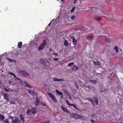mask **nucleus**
Segmentation results:
<instances>
[{"mask_svg":"<svg viewBox=\"0 0 123 123\" xmlns=\"http://www.w3.org/2000/svg\"><path fill=\"white\" fill-rule=\"evenodd\" d=\"M55 21L54 20V19H53L51 21L49 24H48V26L46 28V30H48V29H49L50 27L52 29L54 27H55Z\"/></svg>","mask_w":123,"mask_h":123,"instance_id":"nucleus-1","label":"nucleus"},{"mask_svg":"<svg viewBox=\"0 0 123 123\" xmlns=\"http://www.w3.org/2000/svg\"><path fill=\"white\" fill-rule=\"evenodd\" d=\"M46 39H44L43 41V43H41L38 48V50H42L45 48L46 45Z\"/></svg>","mask_w":123,"mask_h":123,"instance_id":"nucleus-2","label":"nucleus"},{"mask_svg":"<svg viewBox=\"0 0 123 123\" xmlns=\"http://www.w3.org/2000/svg\"><path fill=\"white\" fill-rule=\"evenodd\" d=\"M20 74H21L23 76L26 77L29 75V74L25 70H22L19 72Z\"/></svg>","mask_w":123,"mask_h":123,"instance_id":"nucleus-3","label":"nucleus"},{"mask_svg":"<svg viewBox=\"0 0 123 123\" xmlns=\"http://www.w3.org/2000/svg\"><path fill=\"white\" fill-rule=\"evenodd\" d=\"M47 93L49 96L52 100L55 102L56 103L57 102V99L53 94L49 92H47Z\"/></svg>","mask_w":123,"mask_h":123,"instance_id":"nucleus-4","label":"nucleus"},{"mask_svg":"<svg viewBox=\"0 0 123 123\" xmlns=\"http://www.w3.org/2000/svg\"><path fill=\"white\" fill-rule=\"evenodd\" d=\"M36 101L35 102V104L36 106L38 105L40 102V99L37 96L35 98Z\"/></svg>","mask_w":123,"mask_h":123,"instance_id":"nucleus-5","label":"nucleus"},{"mask_svg":"<svg viewBox=\"0 0 123 123\" xmlns=\"http://www.w3.org/2000/svg\"><path fill=\"white\" fill-rule=\"evenodd\" d=\"M3 95H4V98L5 99H6L7 100L6 102L8 101V100L9 99V95L7 93H4L3 94Z\"/></svg>","mask_w":123,"mask_h":123,"instance_id":"nucleus-6","label":"nucleus"},{"mask_svg":"<svg viewBox=\"0 0 123 123\" xmlns=\"http://www.w3.org/2000/svg\"><path fill=\"white\" fill-rule=\"evenodd\" d=\"M22 84H23L25 86H27L29 87H32L30 86L27 82L26 81H24L22 82H22L21 83Z\"/></svg>","mask_w":123,"mask_h":123,"instance_id":"nucleus-7","label":"nucleus"},{"mask_svg":"<svg viewBox=\"0 0 123 123\" xmlns=\"http://www.w3.org/2000/svg\"><path fill=\"white\" fill-rule=\"evenodd\" d=\"M31 115H32V113L33 114H35L36 112V108H32L31 110Z\"/></svg>","mask_w":123,"mask_h":123,"instance_id":"nucleus-8","label":"nucleus"},{"mask_svg":"<svg viewBox=\"0 0 123 123\" xmlns=\"http://www.w3.org/2000/svg\"><path fill=\"white\" fill-rule=\"evenodd\" d=\"M71 38L73 40V44L74 45H76L77 43V41L75 38L74 37L72 36L71 37Z\"/></svg>","mask_w":123,"mask_h":123,"instance_id":"nucleus-9","label":"nucleus"},{"mask_svg":"<svg viewBox=\"0 0 123 123\" xmlns=\"http://www.w3.org/2000/svg\"><path fill=\"white\" fill-rule=\"evenodd\" d=\"M93 63L94 65L96 66L100 65L101 64V63L99 61H97L96 62L94 61Z\"/></svg>","mask_w":123,"mask_h":123,"instance_id":"nucleus-10","label":"nucleus"},{"mask_svg":"<svg viewBox=\"0 0 123 123\" xmlns=\"http://www.w3.org/2000/svg\"><path fill=\"white\" fill-rule=\"evenodd\" d=\"M94 37V35H92L86 37V38L87 39L90 40L93 39Z\"/></svg>","mask_w":123,"mask_h":123,"instance_id":"nucleus-11","label":"nucleus"},{"mask_svg":"<svg viewBox=\"0 0 123 123\" xmlns=\"http://www.w3.org/2000/svg\"><path fill=\"white\" fill-rule=\"evenodd\" d=\"M53 80L54 81H64L63 79H59L55 78H53Z\"/></svg>","mask_w":123,"mask_h":123,"instance_id":"nucleus-12","label":"nucleus"},{"mask_svg":"<svg viewBox=\"0 0 123 123\" xmlns=\"http://www.w3.org/2000/svg\"><path fill=\"white\" fill-rule=\"evenodd\" d=\"M71 68L72 70L74 71H75L77 70V67L74 65L72 66Z\"/></svg>","mask_w":123,"mask_h":123,"instance_id":"nucleus-13","label":"nucleus"},{"mask_svg":"<svg viewBox=\"0 0 123 123\" xmlns=\"http://www.w3.org/2000/svg\"><path fill=\"white\" fill-rule=\"evenodd\" d=\"M22 42H19L18 43V48L21 49L22 46Z\"/></svg>","mask_w":123,"mask_h":123,"instance_id":"nucleus-14","label":"nucleus"},{"mask_svg":"<svg viewBox=\"0 0 123 123\" xmlns=\"http://www.w3.org/2000/svg\"><path fill=\"white\" fill-rule=\"evenodd\" d=\"M89 81L91 82L92 83L94 84H96L97 82V80H89Z\"/></svg>","mask_w":123,"mask_h":123,"instance_id":"nucleus-15","label":"nucleus"},{"mask_svg":"<svg viewBox=\"0 0 123 123\" xmlns=\"http://www.w3.org/2000/svg\"><path fill=\"white\" fill-rule=\"evenodd\" d=\"M18 118L17 117H15L12 120V122L13 123H16L18 120Z\"/></svg>","mask_w":123,"mask_h":123,"instance_id":"nucleus-16","label":"nucleus"},{"mask_svg":"<svg viewBox=\"0 0 123 123\" xmlns=\"http://www.w3.org/2000/svg\"><path fill=\"white\" fill-rule=\"evenodd\" d=\"M27 91L30 94H32L33 95L37 94V93L36 92H34L32 91H31L29 90H28Z\"/></svg>","mask_w":123,"mask_h":123,"instance_id":"nucleus-17","label":"nucleus"},{"mask_svg":"<svg viewBox=\"0 0 123 123\" xmlns=\"http://www.w3.org/2000/svg\"><path fill=\"white\" fill-rule=\"evenodd\" d=\"M5 118V117L4 115L0 114V120H3Z\"/></svg>","mask_w":123,"mask_h":123,"instance_id":"nucleus-18","label":"nucleus"},{"mask_svg":"<svg viewBox=\"0 0 123 123\" xmlns=\"http://www.w3.org/2000/svg\"><path fill=\"white\" fill-rule=\"evenodd\" d=\"M94 98L95 101L97 105L98 104V100L97 98L96 97H94Z\"/></svg>","mask_w":123,"mask_h":123,"instance_id":"nucleus-19","label":"nucleus"},{"mask_svg":"<svg viewBox=\"0 0 123 123\" xmlns=\"http://www.w3.org/2000/svg\"><path fill=\"white\" fill-rule=\"evenodd\" d=\"M62 108L63 111L64 112H68V111L67 109L66 108L63 107L62 106Z\"/></svg>","mask_w":123,"mask_h":123,"instance_id":"nucleus-20","label":"nucleus"},{"mask_svg":"<svg viewBox=\"0 0 123 123\" xmlns=\"http://www.w3.org/2000/svg\"><path fill=\"white\" fill-rule=\"evenodd\" d=\"M20 119L22 120V121H23V122L24 123L25 122V120L24 118V116L22 114H21L20 115Z\"/></svg>","mask_w":123,"mask_h":123,"instance_id":"nucleus-21","label":"nucleus"},{"mask_svg":"<svg viewBox=\"0 0 123 123\" xmlns=\"http://www.w3.org/2000/svg\"><path fill=\"white\" fill-rule=\"evenodd\" d=\"M102 18L100 17H95L94 18V19L96 20L100 21L101 19Z\"/></svg>","mask_w":123,"mask_h":123,"instance_id":"nucleus-22","label":"nucleus"},{"mask_svg":"<svg viewBox=\"0 0 123 123\" xmlns=\"http://www.w3.org/2000/svg\"><path fill=\"white\" fill-rule=\"evenodd\" d=\"M71 117H72L76 118L77 117V114L75 113H73L71 115Z\"/></svg>","mask_w":123,"mask_h":123,"instance_id":"nucleus-23","label":"nucleus"},{"mask_svg":"<svg viewBox=\"0 0 123 123\" xmlns=\"http://www.w3.org/2000/svg\"><path fill=\"white\" fill-rule=\"evenodd\" d=\"M105 39L107 43H109L111 41V40L108 38L105 37Z\"/></svg>","mask_w":123,"mask_h":123,"instance_id":"nucleus-24","label":"nucleus"},{"mask_svg":"<svg viewBox=\"0 0 123 123\" xmlns=\"http://www.w3.org/2000/svg\"><path fill=\"white\" fill-rule=\"evenodd\" d=\"M40 62L43 65L45 64V62L43 58L41 59L40 60Z\"/></svg>","mask_w":123,"mask_h":123,"instance_id":"nucleus-25","label":"nucleus"},{"mask_svg":"<svg viewBox=\"0 0 123 123\" xmlns=\"http://www.w3.org/2000/svg\"><path fill=\"white\" fill-rule=\"evenodd\" d=\"M3 120V122L4 123H10L8 119H5Z\"/></svg>","mask_w":123,"mask_h":123,"instance_id":"nucleus-26","label":"nucleus"},{"mask_svg":"<svg viewBox=\"0 0 123 123\" xmlns=\"http://www.w3.org/2000/svg\"><path fill=\"white\" fill-rule=\"evenodd\" d=\"M65 94L67 95H68L70 94L66 90H65L64 92Z\"/></svg>","mask_w":123,"mask_h":123,"instance_id":"nucleus-27","label":"nucleus"},{"mask_svg":"<svg viewBox=\"0 0 123 123\" xmlns=\"http://www.w3.org/2000/svg\"><path fill=\"white\" fill-rule=\"evenodd\" d=\"M56 92L57 94H58L59 95H61V94H62L63 93L62 92H60L59 91L57 90H56Z\"/></svg>","mask_w":123,"mask_h":123,"instance_id":"nucleus-28","label":"nucleus"},{"mask_svg":"<svg viewBox=\"0 0 123 123\" xmlns=\"http://www.w3.org/2000/svg\"><path fill=\"white\" fill-rule=\"evenodd\" d=\"M114 49L116 51V52H118V48L117 46H116L114 47Z\"/></svg>","mask_w":123,"mask_h":123,"instance_id":"nucleus-29","label":"nucleus"},{"mask_svg":"<svg viewBox=\"0 0 123 123\" xmlns=\"http://www.w3.org/2000/svg\"><path fill=\"white\" fill-rule=\"evenodd\" d=\"M64 44L65 46H68V42L67 40H65V41L64 42Z\"/></svg>","mask_w":123,"mask_h":123,"instance_id":"nucleus-30","label":"nucleus"},{"mask_svg":"<svg viewBox=\"0 0 123 123\" xmlns=\"http://www.w3.org/2000/svg\"><path fill=\"white\" fill-rule=\"evenodd\" d=\"M66 102L68 104V105L70 106H72L73 105V104H70L69 103V101L68 100H67L66 101Z\"/></svg>","mask_w":123,"mask_h":123,"instance_id":"nucleus-31","label":"nucleus"},{"mask_svg":"<svg viewBox=\"0 0 123 123\" xmlns=\"http://www.w3.org/2000/svg\"><path fill=\"white\" fill-rule=\"evenodd\" d=\"M8 60L9 61V62H15V61L14 60L11 59L9 58H8Z\"/></svg>","mask_w":123,"mask_h":123,"instance_id":"nucleus-32","label":"nucleus"},{"mask_svg":"<svg viewBox=\"0 0 123 123\" xmlns=\"http://www.w3.org/2000/svg\"><path fill=\"white\" fill-rule=\"evenodd\" d=\"M74 64V63L73 62L70 63L68 64V66L69 67H70L73 65Z\"/></svg>","mask_w":123,"mask_h":123,"instance_id":"nucleus-33","label":"nucleus"},{"mask_svg":"<svg viewBox=\"0 0 123 123\" xmlns=\"http://www.w3.org/2000/svg\"><path fill=\"white\" fill-rule=\"evenodd\" d=\"M75 6H74L73 8H72L71 10V12H73L75 9Z\"/></svg>","mask_w":123,"mask_h":123,"instance_id":"nucleus-34","label":"nucleus"},{"mask_svg":"<svg viewBox=\"0 0 123 123\" xmlns=\"http://www.w3.org/2000/svg\"><path fill=\"white\" fill-rule=\"evenodd\" d=\"M118 23L120 24L123 25V20H119Z\"/></svg>","mask_w":123,"mask_h":123,"instance_id":"nucleus-35","label":"nucleus"},{"mask_svg":"<svg viewBox=\"0 0 123 123\" xmlns=\"http://www.w3.org/2000/svg\"><path fill=\"white\" fill-rule=\"evenodd\" d=\"M31 112V110H30L29 109H28L27 111V113L28 114H31L30 112Z\"/></svg>","mask_w":123,"mask_h":123,"instance_id":"nucleus-36","label":"nucleus"},{"mask_svg":"<svg viewBox=\"0 0 123 123\" xmlns=\"http://www.w3.org/2000/svg\"><path fill=\"white\" fill-rule=\"evenodd\" d=\"M4 89L5 91H6V92H8L9 91V90L8 89H7L5 87L4 88Z\"/></svg>","mask_w":123,"mask_h":123,"instance_id":"nucleus-37","label":"nucleus"},{"mask_svg":"<svg viewBox=\"0 0 123 123\" xmlns=\"http://www.w3.org/2000/svg\"><path fill=\"white\" fill-rule=\"evenodd\" d=\"M82 117L81 115L77 114V118H80Z\"/></svg>","mask_w":123,"mask_h":123,"instance_id":"nucleus-38","label":"nucleus"},{"mask_svg":"<svg viewBox=\"0 0 123 123\" xmlns=\"http://www.w3.org/2000/svg\"><path fill=\"white\" fill-rule=\"evenodd\" d=\"M75 18V16L74 15L72 16L71 17V18L72 20H74Z\"/></svg>","mask_w":123,"mask_h":123,"instance_id":"nucleus-39","label":"nucleus"},{"mask_svg":"<svg viewBox=\"0 0 123 123\" xmlns=\"http://www.w3.org/2000/svg\"><path fill=\"white\" fill-rule=\"evenodd\" d=\"M92 101H91V102L92 104V105L94 106L95 105H94V101L92 99Z\"/></svg>","mask_w":123,"mask_h":123,"instance_id":"nucleus-40","label":"nucleus"},{"mask_svg":"<svg viewBox=\"0 0 123 123\" xmlns=\"http://www.w3.org/2000/svg\"><path fill=\"white\" fill-rule=\"evenodd\" d=\"M50 122V120H48L47 121H46L44 122V123H49Z\"/></svg>","mask_w":123,"mask_h":123,"instance_id":"nucleus-41","label":"nucleus"},{"mask_svg":"<svg viewBox=\"0 0 123 123\" xmlns=\"http://www.w3.org/2000/svg\"><path fill=\"white\" fill-rule=\"evenodd\" d=\"M41 105L43 106H46V104L45 103H43V102H41Z\"/></svg>","mask_w":123,"mask_h":123,"instance_id":"nucleus-42","label":"nucleus"},{"mask_svg":"<svg viewBox=\"0 0 123 123\" xmlns=\"http://www.w3.org/2000/svg\"><path fill=\"white\" fill-rule=\"evenodd\" d=\"M9 117L10 118H11V120H13V118H14V117L12 116L11 115Z\"/></svg>","mask_w":123,"mask_h":123,"instance_id":"nucleus-43","label":"nucleus"},{"mask_svg":"<svg viewBox=\"0 0 123 123\" xmlns=\"http://www.w3.org/2000/svg\"><path fill=\"white\" fill-rule=\"evenodd\" d=\"M15 78L16 79L18 80H19L20 81V83H21L22 82V81L20 79H19V78H17V77H16V78Z\"/></svg>","mask_w":123,"mask_h":123,"instance_id":"nucleus-44","label":"nucleus"},{"mask_svg":"<svg viewBox=\"0 0 123 123\" xmlns=\"http://www.w3.org/2000/svg\"><path fill=\"white\" fill-rule=\"evenodd\" d=\"M68 97H69V99L71 100L72 99L71 96H70V94H69V95H68Z\"/></svg>","mask_w":123,"mask_h":123,"instance_id":"nucleus-45","label":"nucleus"},{"mask_svg":"<svg viewBox=\"0 0 123 123\" xmlns=\"http://www.w3.org/2000/svg\"><path fill=\"white\" fill-rule=\"evenodd\" d=\"M52 54L53 55H56V56H58V54L57 53H52Z\"/></svg>","mask_w":123,"mask_h":123,"instance_id":"nucleus-46","label":"nucleus"},{"mask_svg":"<svg viewBox=\"0 0 123 123\" xmlns=\"http://www.w3.org/2000/svg\"><path fill=\"white\" fill-rule=\"evenodd\" d=\"M87 87L89 89H91L92 88V87H91L89 85H87Z\"/></svg>","mask_w":123,"mask_h":123,"instance_id":"nucleus-47","label":"nucleus"},{"mask_svg":"<svg viewBox=\"0 0 123 123\" xmlns=\"http://www.w3.org/2000/svg\"><path fill=\"white\" fill-rule=\"evenodd\" d=\"M12 83V81H10L9 82V83L10 85H11V84Z\"/></svg>","mask_w":123,"mask_h":123,"instance_id":"nucleus-48","label":"nucleus"},{"mask_svg":"<svg viewBox=\"0 0 123 123\" xmlns=\"http://www.w3.org/2000/svg\"><path fill=\"white\" fill-rule=\"evenodd\" d=\"M9 74H10V75H13V73H11V72H9L8 73Z\"/></svg>","mask_w":123,"mask_h":123,"instance_id":"nucleus-49","label":"nucleus"},{"mask_svg":"<svg viewBox=\"0 0 123 123\" xmlns=\"http://www.w3.org/2000/svg\"><path fill=\"white\" fill-rule=\"evenodd\" d=\"M20 122H21V121L19 120H18L16 122L17 123H20Z\"/></svg>","mask_w":123,"mask_h":123,"instance_id":"nucleus-50","label":"nucleus"},{"mask_svg":"<svg viewBox=\"0 0 123 123\" xmlns=\"http://www.w3.org/2000/svg\"><path fill=\"white\" fill-rule=\"evenodd\" d=\"M8 10V9L7 8V7H6L5 9V12H7Z\"/></svg>","mask_w":123,"mask_h":123,"instance_id":"nucleus-51","label":"nucleus"},{"mask_svg":"<svg viewBox=\"0 0 123 123\" xmlns=\"http://www.w3.org/2000/svg\"><path fill=\"white\" fill-rule=\"evenodd\" d=\"M95 115L96 116V117H97V116L96 115ZM92 117H94L95 116V114H92Z\"/></svg>","mask_w":123,"mask_h":123,"instance_id":"nucleus-52","label":"nucleus"},{"mask_svg":"<svg viewBox=\"0 0 123 123\" xmlns=\"http://www.w3.org/2000/svg\"><path fill=\"white\" fill-rule=\"evenodd\" d=\"M54 60H59V59L58 58H54Z\"/></svg>","mask_w":123,"mask_h":123,"instance_id":"nucleus-53","label":"nucleus"},{"mask_svg":"<svg viewBox=\"0 0 123 123\" xmlns=\"http://www.w3.org/2000/svg\"><path fill=\"white\" fill-rule=\"evenodd\" d=\"M91 121L92 123H94V121L93 120V119L91 120Z\"/></svg>","mask_w":123,"mask_h":123,"instance_id":"nucleus-54","label":"nucleus"},{"mask_svg":"<svg viewBox=\"0 0 123 123\" xmlns=\"http://www.w3.org/2000/svg\"><path fill=\"white\" fill-rule=\"evenodd\" d=\"M61 98H63V94H61Z\"/></svg>","mask_w":123,"mask_h":123,"instance_id":"nucleus-55","label":"nucleus"},{"mask_svg":"<svg viewBox=\"0 0 123 123\" xmlns=\"http://www.w3.org/2000/svg\"><path fill=\"white\" fill-rule=\"evenodd\" d=\"M49 50L50 52H52L53 51V49H49Z\"/></svg>","mask_w":123,"mask_h":123,"instance_id":"nucleus-56","label":"nucleus"},{"mask_svg":"<svg viewBox=\"0 0 123 123\" xmlns=\"http://www.w3.org/2000/svg\"><path fill=\"white\" fill-rule=\"evenodd\" d=\"M77 2V0H74V3H76Z\"/></svg>","mask_w":123,"mask_h":123,"instance_id":"nucleus-57","label":"nucleus"},{"mask_svg":"<svg viewBox=\"0 0 123 123\" xmlns=\"http://www.w3.org/2000/svg\"><path fill=\"white\" fill-rule=\"evenodd\" d=\"M13 75H12L14 77V78H16V76L14 74H13Z\"/></svg>","mask_w":123,"mask_h":123,"instance_id":"nucleus-58","label":"nucleus"},{"mask_svg":"<svg viewBox=\"0 0 123 123\" xmlns=\"http://www.w3.org/2000/svg\"><path fill=\"white\" fill-rule=\"evenodd\" d=\"M73 105H72V106H73L74 107H75V108H76L77 109V107L75 106V105H74L73 104Z\"/></svg>","mask_w":123,"mask_h":123,"instance_id":"nucleus-59","label":"nucleus"},{"mask_svg":"<svg viewBox=\"0 0 123 123\" xmlns=\"http://www.w3.org/2000/svg\"><path fill=\"white\" fill-rule=\"evenodd\" d=\"M108 90L107 89H105L104 90V91H107Z\"/></svg>","mask_w":123,"mask_h":123,"instance_id":"nucleus-60","label":"nucleus"},{"mask_svg":"<svg viewBox=\"0 0 123 123\" xmlns=\"http://www.w3.org/2000/svg\"><path fill=\"white\" fill-rule=\"evenodd\" d=\"M12 104H15V102H12Z\"/></svg>","mask_w":123,"mask_h":123,"instance_id":"nucleus-61","label":"nucleus"},{"mask_svg":"<svg viewBox=\"0 0 123 123\" xmlns=\"http://www.w3.org/2000/svg\"><path fill=\"white\" fill-rule=\"evenodd\" d=\"M75 86H76V87H77V83H76V82H75Z\"/></svg>","mask_w":123,"mask_h":123,"instance_id":"nucleus-62","label":"nucleus"},{"mask_svg":"<svg viewBox=\"0 0 123 123\" xmlns=\"http://www.w3.org/2000/svg\"><path fill=\"white\" fill-rule=\"evenodd\" d=\"M101 36L102 37H105V35H101Z\"/></svg>","mask_w":123,"mask_h":123,"instance_id":"nucleus-63","label":"nucleus"},{"mask_svg":"<svg viewBox=\"0 0 123 123\" xmlns=\"http://www.w3.org/2000/svg\"><path fill=\"white\" fill-rule=\"evenodd\" d=\"M119 123H123V122H121Z\"/></svg>","mask_w":123,"mask_h":123,"instance_id":"nucleus-64","label":"nucleus"}]
</instances>
